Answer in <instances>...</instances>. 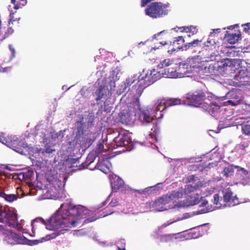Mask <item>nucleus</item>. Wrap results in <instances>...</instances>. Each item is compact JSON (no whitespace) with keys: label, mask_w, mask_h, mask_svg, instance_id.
<instances>
[{"label":"nucleus","mask_w":250,"mask_h":250,"mask_svg":"<svg viewBox=\"0 0 250 250\" xmlns=\"http://www.w3.org/2000/svg\"><path fill=\"white\" fill-rule=\"evenodd\" d=\"M220 31H221V29H220V28L214 29L213 30V31L212 32H210V35L212 36V34H213L214 33H218L220 32Z\"/></svg>","instance_id":"nucleus-47"},{"label":"nucleus","mask_w":250,"mask_h":250,"mask_svg":"<svg viewBox=\"0 0 250 250\" xmlns=\"http://www.w3.org/2000/svg\"><path fill=\"white\" fill-rule=\"evenodd\" d=\"M88 161H87L86 162V168H88V169H92L90 167V164L94 161V160H92L90 162L88 163Z\"/></svg>","instance_id":"nucleus-51"},{"label":"nucleus","mask_w":250,"mask_h":250,"mask_svg":"<svg viewBox=\"0 0 250 250\" xmlns=\"http://www.w3.org/2000/svg\"><path fill=\"white\" fill-rule=\"evenodd\" d=\"M160 43L162 45H164L165 44H167V42H160Z\"/></svg>","instance_id":"nucleus-60"},{"label":"nucleus","mask_w":250,"mask_h":250,"mask_svg":"<svg viewBox=\"0 0 250 250\" xmlns=\"http://www.w3.org/2000/svg\"><path fill=\"white\" fill-rule=\"evenodd\" d=\"M242 26H244V31L245 32H248L249 30H250V22L247 23L245 24H242Z\"/></svg>","instance_id":"nucleus-40"},{"label":"nucleus","mask_w":250,"mask_h":250,"mask_svg":"<svg viewBox=\"0 0 250 250\" xmlns=\"http://www.w3.org/2000/svg\"><path fill=\"white\" fill-rule=\"evenodd\" d=\"M14 30L12 27H9L7 29V32H6V34L7 36H8L10 34H11L13 32Z\"/></svg>","instance_id":"nucleus-46"},{"label":"nucleus","mask_w":250,"mask_h":250,"mask_svg":"<svg viewBox=\"0 0 250 250\" xmlns=\"http://www.w3.org/2000/svg\"><path fill=\"white\" fill-rule=\"evenodd\" d=\"M97 82L98 84H100L96 93L97 101L111 95L112 91L114 90L115 87V81L111 80L110 78H101L98 79Z\"/></svg>","instance_id":"nucleus-2"},{"label":"nucleus","mask_w":250,"mask_h":250,"mask_svg":"<svg viewBox=\"0 0 250 250\" xmlns=\"http://www.w3.org/2000/svg\"><path fill=\"white\" fill-rule=\"evenodd\" d=\"M6 215V211L2 209V207L0 206V222H4Z\"/></svg>","instance_id":"nucleus-36"},{"label":"nucleus","mask_w":250,"mask_h":250,"mask_svg":"<svg viewBox=\"0 0 250 250\" xmlns=\"http://www.w3.org/2000/svg\"><path fill=\"white\" fill-rule=\"evenodd\" d=\"M202 186L203 184L201 181H198L194 185L191 184L187 185L185 186L184 192L186 194L194 192L199 189Z\"/></svg>","instance_id":"nucleus-22"},{"label":"nucleus","mask_w":250,"mask_h":250,"mask_svg":"<svg viewBox=\"0 0 250 250\" xmlns=\"http://www.w3.org/2000/svg\"><path fill=\"white\" fill-rule=\"evenodd\" d=\"M243 133L246 135H250V125H245L242 127Z\"/></svg>","instance_id":"nucleus-38"},{"label":"nucleus","mask_w":250,"mask_h":250,"mask_svg":"<svg viewBox=\"0 0 250 250\" xmlns=\"http://www.w3.org/2000/svg\"><path fill=\"white\" fill-rule=\"evenodd\" d=\"M173 235V234H166L165 235H163L162 237H163V238H171Z\"/></svg>","instance_id":"nucleus-53"},{"label":"nucleus","mask_w":250,"mask_h":250,"mask_svg":"<svg viewBox=\"0 0 250 250\" xmlns=\"http://www.w3.org/2000/svg\"><path fill=\"white\" fill-rule=\"evenodd\" d=\"M234 167L235 168L238 169L239 170L242 171L245 174H247L248 173V171L244 168L241 167H240L238 166H235Z\"/></svg>","instance_id":"nucleus-42"},{"label":"nucleus","mask_w":250,"mask_h":250,"mask_svg":"<svg viewBox=\"0 0 250 250\" xmlns=\"http://www.w3.org/2000/svg\"><path fill=\"white\" fill-rule=\"evenodd\" d=\"M248 145L245 146L244 144H241L239 145L238 148L240 150H245V148L248 147Z\"/></svg>","instance_id":"nucleus-45"},{"label":"nucleus","mask_w":250,"mask_h":250,"mask_svg":"<svg viewBox=\"0 0 250 250\" xmlns=\"http://www.w3.org/2000/svg\"><path fill=\"white\" fill-rule=\"evenodd\" d=\"M226 97L230 100L224 103V105H231L236 106L241 101V98L236 91H229L226 95Z\"/></svg>","instance_id":"nucleus-13"},{"label":"nucleus","mask_w":250,"mask_h":250,"mask_svg":"<svg viewBox=\"0 0 250 250\" xmlns=\"http://www.w3.org/2000/svg\"><path fill=\"white\" fill-rule=\"evenodd\" d=\"M11 70L10 67H6L3 68L0 66V72H7Z\"/></svg>","instance_id":"nucleus-41"},{"label":"nucleus","mask_w":250,"mask_h":250,"mask_svg":"<svg viewBox=\"0 0 250 250\" xmlns=\"http://www.w3.org/2000/svg\"><path fill=\"white\" fill-rule=\"evenodd\" d=\"M223 201L224 203V206L226 205V204L227 203H230L233 206L237 205L240 204L239 201H238V198L236 197V196H233V193L230 190L226 191L223 197Z\"/></svg>","instance_id":"nucleus-14"},{"label":"nucleus","mask_w":250,"mask_h":250,"mask_svg":"<svg viewBox=\"0 0 250 250\" xmlns=\"http://www.w3.org/2000/svg\"><path fill=\"white\" fill-rule=\"evenodd\" d=\"M239 60L238 59H225L222 62V64L219 65L218 70L220 72H235V68L237 64H239Z\"/></svg>","instance_id":"nucleus-11"},{"label":"nucleus","mask_w":250,"mask_h":250,"mask_svg":"<svg viewBox=\"0 0 250 250\" xmlns=\"http://www.w3.org/2000/svg\"><path fill=\"white\" fill-rule=\"evenodd\" d=\"M14 13L12 11H10V19H9V22H13L16 21V19L14 18Z\"/></svg>","instance_id":"nucleus-43"},{"label":"nucleus","mask_w":250,"mask_h":250,"mask_svg":"<svg viewBox=\"0 0 250 250\" xmlns=\"http://www.w3.org/2000/svg\"><path fill=\"white\" fill-rule=\"evenodd\" d=\"M134 192H138L140 194H142L143 193V191H142V190H136V189H134Z\"/></svg>","instance_id":"nucleus-58"},{"label":"nucleus","mask_w":250,"mask_h":250,"mask_svg":"<svg viewBox=\"0 0 250 250\" xmlns=\"http://www.w3.org/2000/svg\"><path fill=\"white\" fill-rule=\"evenodd\" d=\"M213 204L218 206V208H220L224 206L222 198L220 197L218 194H215L213 196Z\"/></svg>","instance_id":"nucleus-25"},{"label":"nucleus","mask_w":250,"mask_h":250,"mask_svg":"<svg viewBox=\"0 0 250 250\" xmlns=\"http://www.w3.org/2000/svg\"><path fill=\"white\" fill-rule=\"evenodd\" d=\"M118 250H125V248H121L119 246H118Z\"/></svg>","instance_id":"nucleus-59"},{"label":"nucleus","mask_w":250,"mask_h":250,"mask_svg":"<svg viewBox=\"0 0 250 250\" xmlns=\"http://www.w3.org/2000/svg\"><path fill=\"white\" fill-rule=\"evenodd\" d=\"M208 201L206 200H203L202 202L201 203V205H200V207H206L208 205Z\"/></svg>","instance_id":"nucleus-50"},{"label":"nucleus","mask_w":250,"mask_h":250,"mask_svg":"<svg viewBox=\"0 0 250 250\" xmlns=\"http://www.w3.org/2000/svg\"><path fill=\"white\" fill-rule=\"evenodd\" d=\"M185 42V40L183 36H179L176 38H175V39L173 42V45L175 43L177 44H183Z\"/></svg>","instance_id":"nucleus-37"},{"label":"nucleus","mask_w":250,"mask_h":250,"mask_svg":"<svg viewBox=\"0 0 250 250\" xmlns=\"http://www.w3.org/2000/svg\"><path fill=\"white\" fill-rule=\"evenodd\" d=\"M18 139L17 138L16 140H14L13 142H11L9 143V146L12 148L14 150L16 151H19L20 150V148L17 146V143H18Z\"/></svg>","instance_id":"nucleus-33"},{"label":"nucleus","mask_w":250,"mask_h":250,"mask_svg":"<svg viewBox=\"0 0 250 250\" xmlns=\"http://www.w3.org/2000/svg\"><path fill=\"white\" fill-rule=\"evenodd\" d=\"M9 48L10 50L12 51V53L14 54L15 53V50L14 48H12L11 45H9Z\"/></svg>","instance_id":"nucleus-57"},{"label":"nucleus","mask_w":250,"mask_h":250,"mask_svg":"<svg viewBox=\"0 0 250 250\" xmlns=\"http://www.w3.org/2000/svg\"><path fill=\"white\" fill-rule=\"evenodd\" d=\"M131 146L132 141L130 136L128 133L122 132H120L118 136L114 139L111 146L112 148L127 146V149L129 148Z\"/></svg>","instance_id":"nucleus-9"},{"label":"nucleus","mask_w":250,"mask_h":250,"mask_svg":"<svg viewBox=\"0 0 250 250\" xmlns=\"http://www.w3.org/2000/svg\"><path fill=\"white\" fill-rule=\"evenodd\" d=\"M239 62L235 68V72H237L233 80L238 85H241L245 84V79L249 78V69L243 65V61L239 60Z\"/></svg>","instance_id":"nucleus-8"},{"label":"nucleus","mask_w":250,"mask_h":250,"mask_svg":"<svg viewBox=\"0 0 250 250\" xmlns=\"http://www.w3.org/2000/svg\"><path fill=\"white\" fill-rule=\"evenodd\" d=\"M167 6L161 2H154L148 5L145 9L146 14L153 19H157L167 14Z\"/></svg>","instance_id":"nucleus-5"},{"label":"nucleus","mask_w":250,"mask_h":250,"mask_svg":"<svg viewBox=\"0 0 250 250\" xmlns=\"http://www.w3.org/2000/svg\"><path fill=\"white\" fill-rule=\"evenodd\" d=\"M4 196H5V193L3 192L2 190L0 189V197L4 198Z\"/></svg>","instance_id":"nucleus-54"},{"label":"nucleus","mask_w":250,"mask_h":250,"mask_svg":"<svg viewBox=\"0 0 250 250\" xmlns=\"http://www.w3.org/2000/svg\"><path fill=\"white\" fill-rule=\"evenodd\" d=\"M18 198V194H6L5 193V196H4V199L9 202H13L14 201H16Z\"/></svg>","instance_id":"nucleus-26"},{"label":"nucleus","mask_w":250,"mask_h":250,"mask_svg":"<svg viewBox=\"0 0 250 250\" xmlns=\"http://www.w3.org/2000/svg\"><path fill=\"white\" fill-rule=\"evenodd\" d=\"M205 104V105H203V107L210 114H214L220 109V105L215 102H210L209 100V101H206Z\"/></svg>","instance_id":"nucleus-17"},{"label":"nucleus","mask_w":250,"mask_h":250,"mask_svg":"<svg viewBox=\"0 0 250 250\" xmlns=\"http://www.w3.org/2000/svg\"><path fill=\"white\" fill-rule=\"evenodd\" d=\"M110 184L112 190L114 192H117L120 188L124 186V181L117 175L110 176Z\"/></svg>","instance_id":"nucleus-15"},{"label":"nucleus","mask_w":250,"mask_h":250,"mask_svg":"<svg viewBox=\"0 0 250 250\" xmlns=\"http://www.w3.org/2000/svg\"><path fill=\"white\" fill-rule=\"evenodd\" d=\"M185 28H186V26H177L176 27H175L173 29L175 30L176 28H177L178 30H180V31L181 32H184L185 30Z\"/></svg>","instance_id":"nucleus-44"},{"label":"nucleus","mask_w":250,"mask_h":250,"mask_svg":"<svg viewBox=\"0 0 250 250\" xmlns=\"http://www.w3.org/2000/svg\"><path fill=\"white\" fill-rule=\"evenodd\" d=\"M92 221H93L92 218H88V219H85L84 221V223H87L88 222H92Z\"/></svg>","instance_id":"nucleus-55"},{"label":"nucleus","mask_w":250,"mask_h":250,"mask_svg":"<svg viewBox=\"0 0 250 250\" xmlns=\"http://www.w3.org/2000/svg\"><path fill=\"white\" fill-rule=\"evenodd\" d=\"M186 33H190L191 35L196 34L197 32V30L195 26L190 25L189 26H186L185 32Z\"/></svg>","instance_id":"nucleus-30"},{"label":"nucleus","mask_w":250,"mask_h":250,"mask_svg":"<svg viewBox=\"0 0 250 250\" xmlns=\"http://www.w3.org/2000/svg\"><path fill=\"white\" fill-rule=\"evenodd\" d=\"M189 104L195 106H198L203 104L205 105V102L209 101V99L206 98L205 93L202 90H199L193 93H188L186 97Z\"/></svg>","instance_id":"nucleus-10"},{"label":"nucleus","mask_w":250,"mask_h":250,"mask_svg":"<svg viewBox=\"0 0 250 250\" xmlns=\"http://www.w3.org/2000/svg\"><path fill=\"white\" fill-rule=\"evenodd\" d=\"M234 26H230V27H228V29H233V28H234Z\"/></svg>","instance_id":"nucleus-62"},{"label":"nucleus","mask_w":250,"mask_h":250,"mask_svg":"<svg viewBox=\"0 0 250 250\" xmlns=\"http://www.w3.org/2000/svg\"><path fill=\"white\" fill-rule=\"evenodd\" d=\"M153 111L152 108H146L141 111L139 114V119L144 125H151V128L152 132L151 134H157L159 132V128L158 126L157 122L154 119V117L158 118L157 113H152Z\"/></svg>","instance_id":"nucleus-3"},{"label":"nucleus","mask_w":250,"mask_h":250,"mask_svg":"<svg viewBox=\"0 0 250 250\" xmlns=\"http://www.w3.org/2000/svg\"><path fill=\"white\" fill-rule=\"evenodd\" d=\"M62 207L63 205H62L58 210L50 218L49 223L54 228L76 227L80 222V218L74 219L75 217L86 218L88 216L89 210L83 206L70 205L67 209H62Z\"/></svg>","instance_id":"nucleus-1"},{"label":"nucleus","mask_w":250,"mask_h":250,"mask_svg":"<svg viewBox=\"0 0 250 250\" xmlns=\"http://www.w3.org/2000/svg\"><path fill=\"white\" fill-rule=\"evenodd\" d=\"M203 197L200 196V195L196 194V196H194V199L190 201L189 205H187L185 203L179 202L177 204L174 205V208H187L189 206H194L198 204L202 200Z\"/></svg>","instance_id":"nucleus-20"},{"label":"nucleus","mask_w":250,"mask_h":250,"mask_svg":"<svg viewBox=\"0 0 250 250\" xmlns=\"http://www.w3.org/2000/svg\"><path fill=\"white\" fill-rule=\"evenodd\" d=\"M111 164L107 159L99 161L95 166V169L97 168L104 173L107 174L111 170Z\"/></svg>","instance_id":"nucleus-16"},{"label":"nucleus","mask_w":250,"mask_h":250,"mask_svg":"<svg viewBox=\"0 0 250 250\" xmlns=\"http://www.w3.org/2000/svg\"><path fill=\"white\" fill-rule=\"evenodd\" d=\"M201 42L202 40H199L198 39L194 40L192 42L187 43L183 46L181 47L178 46L177 49H182L184 51H187L190 48L198 46Z\"/></svg>","instance_id":"nucleus-23"},{"label":"nucleus","mask_w":250,"mask_h":250,"mask_svg":"<svg viewBox=\"0 0 250 250\" xmlns=\"http://www.w3.org/2000/svg\"><path fill=\"white\" fill-rule=\"evenodd\" d=\"M17 146L19 147L21 150L17 152L19 153L22 154V153L23 152V148L27 147V144L25 143V142H24V141L18 139V143H17Z\"/></svg>","instance_id":"nucleus-29"},{"label":"nucleus","mask_w":250,"mask_h":250,"mask_svg":"<svg viewBox=\"0 0 250 250\" xmlns=\"http://www.w3.org/2000/svg\"><path fill=\"white\" fill-rule=\"evenodd\" d=\"M241 36V34L239 30L234 33H228V32L227 31L225 35L227 41L230 44H234L240 40Z\"/></svg>","instance_id":"nucleus-21"},{"label":"nucleus","mask_w":250,"mask_h":250,"mask_svg":"<svg viewBox=\"0 0 250 250\" xmlns=\"http://www.w3.org/2000/svg\"><path fill=\"white\" fill-rule=\"evenodd\" d=\"M6 229H5L4 227L2 225H0V231L2 232V234H3V231H5Z\"/></svg>","instance_id":"nucleus-52"},{"label":"nucleus","mask_w":250,"mask_h":250,"mask_svg":"<svg viewBox=\"0 0 250 250\" xmlns=\"http://www.w3.org/2000/svg\"><path fill=\"white\" fill-rule=\"evenodd\" d=\"M155 72V70L151 71L149 75L146 74L145 77L143 76L141 78H139L138 80H133L132 78L126 79L124 83L125 88L126 89L134 83L135 84L133 86H135L136 87V85H137L138 87H142L144 85H145V87L154 83L158 79L157 77L156 76Z\"/></svg>","instance_id":"nucleus-4"},{"label":"nucleus","mask_w":250,"mask_h":250,"mask_svg":"<svg viewBox=\"0 0 250 250\" xmlns=\"http://www.w3.org/2000/svg\"><path fill=\"white\" fill-rule=\"evenodd\" d=\"M119 201L120 200L118 198H113L107 207V209L117 206L119 204Z\"/></svg>","instance_id":"nucleus-32"},{"label":"nucleus","mask_w":250,"mask_h":250,"mask_svg":"<svg viewBox=\"0 0 250 250\" xmlns=\"http://www.w3.org/2000/svg\"><path fill=\"white\" fill-rule=\"evenodd\" d=\"M234 172L233 166H231L229 167H225L223 171V173L224 176L229 177L231 176Z\"/></svg>","instance_id":"nucleus-28"},{"label":"nucleus","mask_w":250,"mask_h":250,"mask_svg":"<svg viewBox=\"0 0 250 250\" xmlns=\"http://www.w3.org/2000/svg\"><path fill=\"white\" fill-rule=\"evenodd\" d=\"M79 159H73L71 160V163L74 164L77 161H78Z\"/></svg>","instance_id":"nucleus-56"},{"label":"nucleus","mask_w":250,"mask_h":250,"mask_svg":"<svg viewBox=\"0 0 250 250\" xmlns=\"http://www.w3.org/2000/svg\"><path fill=\"white\" fill-rule=\"evenodd\" d=\"M104 140H102L99 141V144L97 145L96 147V153H99L100 152H105L109 149V147L106 146V148H104Z\"/></svg>","instance_id":"nucleus-24"},{"label":"nucleus","mask_w":250,"mask_h":250,"mask_svg":"<svg viewBox=\"0 0 250 250\" xmlns=\"http://www.w3.org/2000/svg\"><path fill=\"white\" fill-rule=\"evenodd\" d=\"M173 222H167V223H165L164 224H163L161 226V228L162 229V228H166L167 227V226L170 225V224H171Z\"/></svg>","instance_id":"nucleus-49"},{"label":"nucleus","mask_w":250,"mask_h":250,"mask_svg":"<svg viewBox=\"0 0 250 250\" xmlns=\"http://www.w3.org/2000/svg\"><path fill=\"white\" fill-rule=\"evenodd\" d=\"M65 229H61L59 230V231H57V232H54L51 235H49V237L47 238L48 240L54 239L58 235H60L62 234H63L64 232L65 231Z\"/></svg>","instance_id":"nucleus-35"},{"label":"nucleus","mask_w":250,"mask_h":250,"mask_svg":"<svg viewBox=\"0 0 250 250\" xmlns=\"http://www.w3.org/2000/svg\"><path fill=\"white\" fill-rule=\"evenodd\" d=\"M4 222L8 224L10 227H16L18 224L17 214L12 212H6Z\"/></svg>","instance_id":"nucleus-18"},{"label":"nucleus","mask_w":250,"mask_h":250,"mask_svg":"<svg viewBox=\"0 0 250 250\" xmlns=\"http://www.w3.org/2000/svg\"><path fill=\"white\" fill-rule=\"evenodd\" d=\"M181 102V100L177 98L159 99L155 102V107L153 110L154 113L160 111V116L158 117V119L161 118L163 116L162 113L163 111L171 106L180 104Z\"/></svg>","instance_id":"nucleus-7"},{"label":"nucleus","mask_w":250,"mask_h":250,"mask_svg":"<svg viewBox=\"0 0 250 250\" xmlns=\"http://www.w3.org/2000/svg\"><path fill=\"white\" fill-rule=\"evenodd\" d=\"M249 78H250V68L249 69Z\"/></svg>","instance_id":"nucleus-63"},{"label":"nucleus","mask_w":250,"mask_h":250,"mask_svg":"<svg viewBox=\"0 0 250 250\" xmlns=\"http://www.w3.org/2000/svg\"><path fill=\"white\" fill-rule=\"evenodd\" d=\"M172 61L169 59H165L160 62L157 67L158 68L161 69L164 67L169 66L172 63Z\"/></svg>","instance_id":"nucleus-27"},{"label":"nucleus","mask_w":250,"mask_h":250,"mask_svg":"<svg viewBox=\"0 0 250 250\" xmlns=\"http://www.w3.org/2000/svg\"><path fill=\"white\" fill-rule=\"evenodd\" d=\"M27 3V0H19L17 4H15L14 8L16 10L21 8L22 6H25Z\"/></svg>","instance_id":"nucleus-34"},{"label":"nucleus","mask_w":250,"mask_h":250,"mask_svg":"<svg viewBox=\"0 0 250 250\" xmlns=\"http://www.w3.org/2000/svg\"><path fill=\"white\" fill-rule=\"evenodd\" d=\"M2 137L1 135H0V142H2Z\"/></svg>","instance_id":"nucleus-64"},{"label":"nucleus","mask_w":250,"mask_h":250,"mask_svg":"<svg viewBox=\"0 0 250 250\" xmlns=\"http://www.w3.org/2000/svg\"><path fill=\"white\" fill-rule=\"evenodd\" d=\"M183 196V193L181 192L173 191L169 195H166L162 196L154 203L155 207L159 211H162L167 209L166 206L167 204L171 202L174 198H181Z\"/></svg>","instance_id":"nucleus-6"},{"label":"nucleus","mask_w":250,"mask_h":250,"mask_svg":"<svg viewBox=\"0 0 250 250\" xmlns=\"http://www.w3.org/2000/svg\"><path fill=\"white\" fill-rule=\"evenodd\" d=\"M4 237L3 240L7 244L15 245L21 243V236L9 230L6 229L3 231Z\"/></svg>","instance_id":"nucleus-12"},{"label":"nucleus","mask_w":250,"mask_h":250,"mask_svg":"<svg viewBox=\"0 0 250 250\" xmlns=\"http://www.w3.org/2000/svg\"><path fill=\"white\" fill-rule=\"evenodd\" d=\"M11 3H13L14 5L15 4H17V3H16V0H11Z\"/></svg>","instance_id":"nucleus-61"},{"label":"nucleus","mask_w":250,"mask_h":250,"mask_svg":"<svg viewBox=\"0 0 250 250\" xmlns=\"http://www.w3.org/2000/svg\"><path fill=\"white\" fill-rule=\"evenodd\" d=\"M188 182H191L195 180V176L194 175H191L189 176L188 178Z\"/></svg>","instance_id":"nucleus-48"},{"label":"nucleus","mask_w":250,"mask_h":250,"mask_svg":"<svg viewBox=\"0 0 250 250\" xmlns=\"http://www.w3.org/2000/svg\"><path fill=\"white\" fill-rule=\"evenodd\" d=\"M119 115L120 121L123 124H128L132 120V113L128 110H123Z\"/></svg>","instance_id":"nucleus-19"},{"label":"nucleus","mask_w":250,"mask_h":250,"mask_svg":"<svg viewBox=\"0 0 250 250\" xmlns=\"http://www.w3.org/2000/svg\"><path fill=\"white\" fill-rule=\"evenodd\" d=\"M104 210H105L103 212L102 214H101L103 217L106 216L114 212V210L113 209L110 208L107 209V207L104 209Z\"/></svg>","instance_id":"nucleus-39"},{"label":"nucleus","mask_w":250,"mask_h":250,"mask_svg":"<svg viewBox=\"0 0 250 250\" xmlns=\"http://www.w3.org/2000/svg\"><path fill=\"white\" fill-rule=\"evenodd\" d=\"M215 208V207L212 206V205L210 206H208L206 207V208H204L203 209H201L200 210L198 211V213L202 214V213H206L210 211H211L213 210H214Z\"/></svg>","instance_id":"nucleus-31"}]
</instances>
